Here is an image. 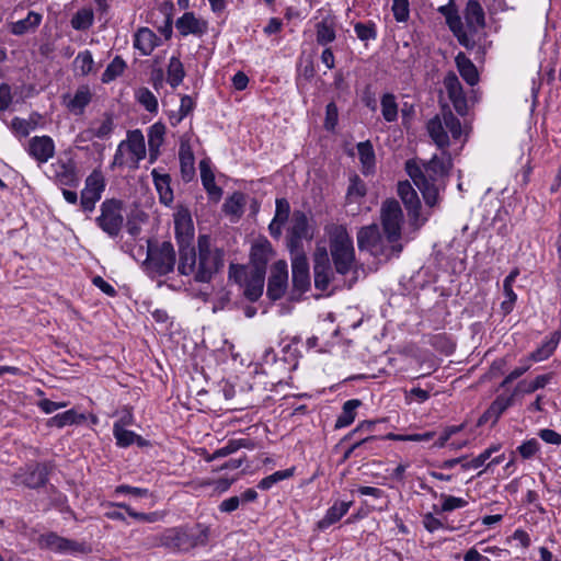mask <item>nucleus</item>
I'll use <instances>...</instances> for the list:
<instances>
[{"label": "nucleus", "mask_w": 561, "mask_h": 561, "mask_svg": "<svg viewBox=\"0 0 561 561\" xmlns=\"http://www.w3.org/2000/svg\"><path fill=\"white\" fill-rule=\"evenodd\" d=\"M380 222L362 227L357 232V245L360 251H368L375 257L389 260L403 250L402 226L403 211L398 201L390 198L381 204Z\"/></svg>", "instance_id": "obj_1"}, {"label": "nucleus", "mask_w": 561, "mask_h": 561, "mask_svg": "<svg viewBox=\"0 0 561 561\" xmlns=\"http://www.w3.org/2000/svg\"><path fill=\"white\" fill-rule=\"evenodd\" d=\"M180 222L175 220L178 237L181 236L178 271L181 275L192 276L196 283H209L215 274L225 266V252L214 245L208 236L197 239V252L194 247L184 244L183 233L179 231Z\"/></svg>", "instance_id": "obj_2"}, {"label": "nucleus", "mask_w": 561, "mask_h": 561, "mask_svg": "<svg viewBox=\"0 0 561 561\" xmlns=\"http://www.w3.org/2000/svg\"><path fill=\"white\" fill-rule=\"evenodd\" d=\"M453 162L448 152L440 157L433 156L422 165L414 159L405 162V171L416 187L421 191L427 206L434 207L438 202V191L445 178L449 175Z\"/></svg>", "instance_id": "obj_3"}, {"label": "nucleus", "mask_w": 561, "mask_h": 561, "mask_svg": "<svg viewBox=\"0 0 561 561\" xmlns=\"http://www.w3.org/2000/svg\"><path fill=\"white\" fill-rule=\"evenodd\" d=\"M210 529L203 524L179 526L164 529L152 538V545L174 552H188L209 541Z\"/></svg>", "instance_id": "obj_4"}, {"label": "nucleus", "mask_w": 561, "mask_h": 561, "mask_svg": "<svg viewBox=\"0 0 561 561\" xmlns=\"http://www.w3.org/2000/svg\"><path fill=\"white\" fill-rule=\"evenodd\" d=\"M329 248L336 273L345 275L356 265L353 239L343 225L331 224L325 227Z\"/></svg>", "instance_id": "obj_5"}, {"label": "nucleus", "mask_w": 561, "mask_h": 561, "mask_svg": "<svg viewBox=\"0 0 561 561\" xmlns=\"http://www.w3.org/2000/svg\"><path fill=\"white\" fill-rule=\"evenodd\" d=\"M447 130L454 139H459L462 134L460 121L453 112L444 106L440 115H436L427 123V131L435 145L445 149L449 146V137Z\"/></svg>", "instance_id": "obj_6"}, {"label": "nucleus", "mask_w": 561, "mask_h": 561, "mask_svg": "<svg viewBox=\"0 0 561 561\" xmlns=\"http://www.w3.org/2000/svg\"><path fill=\"white\" fill-rule=\"evenodd\" d=\"M175 262L176 255L171 242L152 244L148 241L147 257L144 263L148 272L159 276L167 275L173 271Z\"/></svg>", "instance_id": "obj_7"}, {"label": "nucleus", "mask_w": 561, "mask_h": 561, "mask_svg": "<svg viewBox=\"0 0 561 561\" xmlns=\"http://www.w3.org/2000/svg\"><path fill=\"white\" fill-rule=\"evenodd\" d=\"M100 211L96 218L98 226L110 237H117L124 224L123 202L115 198L105 199Z\"/></svg>", "instance_id": "obj_8"}, {"label": "nucleus", "mask_w": 561, "mask_h": 561, "mask_svg": "<svg viewBox=\"0 0 561 561\" xmlns=\"http://www.w3.org/2000/svg\"><path fill=\"white\" fill-rule=\"evenodd\" d=\"M398 195L407 208L410 227L413 231H417L425 224L427 218L421 217V202L416 191L409 181H403L398 184Z\"/></svg>", "instance_id": "obj_9"}, {"label": "nucleus", "mask_w": 561, "mask_h": 561, "mask_svg": "<svg viewBox=\"0 0 561 561\" xmlns=\"http://www.w3.org/2000/svg\"><path fill=\"white\" fill-rule=\"evenodd\" d=\"M105 190V181L101 171L94 170L85 179L84 188L81 191L80 205L83 211L94 210Z\"/></svg>", "instance_id": "obj_10"}, {"label": "nucleus", "mask_w": 561, "mask_h": 561, "mask_svg": "<svg viewBox=\"0 0 561 561\" xmlns=\"http://www.w3.org/2000/svg\"><path fill=\"white\" fill-rule=\"evenodd\" d=\"M288 283V270L285 261H277L274 263L271 270V276L267 283V296L272 300L280 299L286 289Z\"/></svg>", "instance_id": "obj_11"}, {"label": "nucleus", "mask_w": 561, "mask_h": 561, "mask_svg": "<svg viewBox=\"0 0 561 561\" xmlns=\"http://www.w3.org/2000/svg\"><path fill=\"white\" fill-rule=\"evenodd\" d=\"M366 195L367 186L365 182L357 174H353L350 178V184L345 196V207L347 208V213L352 216L358 215Z\"/></svg>", "instance_id": "obj_12"}, {"label": "nucleus", "mask_w": 561, "mask_h": 561, "mask_svg": "<svg viewBox=\"0 0 561 561\" xmlns=\"http://www.w3.org/2000/svg\"><path fill=\"white\" fill-rule=\"evenodd\" d=\"M47 482V472L45 467L39 463L31 465L25 470H20L12 477V483L15 485H25L31 489H37Z\"/></svg>", "instance_id": "obj_13"}, {"label": "nucleus", "mask_w": 561, "mask_h": 561, "mask_svg": "<svg viewBox=\"0 0 561 561\" xmlns=\"http://www.w3.org/2000/svg\"><path fill=\"white\" fill-rule=\"evenodd\" d=\"M443 83L456 112L459 115L465 116L468 113V104L457 75L449 71L445 76Z\"/></svg>", "instance_id": "obj_14"}, {"label": "nucleus", "mask_w": 561, "mask_h": 561, "mask_svg": "<svg viewBox=\"0 0 561 561\" xmlns=\"http://www.w3.org/2000/svg\"><path fill=\"white\" fill-rule=\"evenodd\" d=\"M311 238L309 232L308 218L304 211H295L293 215L291 227L288 232L287 247L291 252L296 251L302 239Z\"/></svg>", "instance_id": "obj_15"}, {"label": "nucleus", "mask_w": 561, "mask_h": 561, "mask_svg": "<svg viewBox=\"0 0 561 561\" xmlns=\"http://www.w3.org/2000/svg\"><path fill=\"white\" fill-rule=\"evenodd\" d=\"M314 285L318 289L325 290L333 275L327 250L318 249L313 260Z\"/></svg>", "instance_id": "obj_16"}, {"label": "nucleus", "mask_w": 561, "mask_h": 561, "mask_svg": "<svg viewBox=\"0 0 561 561\" xmlns=\"http://www.w3.org/2000/svg\"><path fill=\"white\" fill-rule=\"evenodd\" d=\"M28 153L39 163L47 162L55 154V145L48 136H35L28 142Z\"/></svg>", "instance_id": "obj_17"}, {"label": "nucleus", "mask_w": 561, "mask_h": 561, "mask_svg": "<svg viewBox=\"0 0 561 561\" xmlns=\"http://www.w3.org/2000/svg\"><path fill=\"white\" fill-rule=\"evenodd\" d=\"M294 287L304 293L310 286L309 264L304 254H297L291 262Z\"/></svg>", "instance_id": "obj_18"}, {"label": "nucleus", "mask_w": 561, "mask_h": 561, "mask_svg": "<svg viewBox=\"0 0 561 561\" xmlns=\"http://www.w3.org/2000/svg\"><path fill=\"white\" fill-rule=\"evenodd\" d=\"M175 27L182 36L203 35L207 30V23L197 19L193 12H186L176 20Z\"/></svg>", "instance_id": "obj_19"}, {"label": "nucleus", "mask_w": 561, "mask_h": 561, "mask_svg": "<svg viewBox=\"0 0 561 561\" xmlns=\"http://www.w3.org/2000/svg\"><path fill=\"white\" fill-rule=\"evenodd\" d=\"M514 397V393L508 397H497L488 408V410L480 416L478 425H483L488 422H492V424L496 423L502 413L513 404Z\"/></svg>", "instance_id": "obj_20"}, {"label": "nucleus", "mask_w": 561, "mask_h": 561, "mask_svg": "<svg viewBox=\"0 0 561 561\" xmlns=\"http://www.w3.org/2000/svg\"><path fill=\"white\" fill-rule=\"evenodd\" d=\"M91 99L92 93L90 88L88 85H81L72 98L70 95H65L64 103L71 113L81 115L84 112L85 106L91 102Z\"/></svg>", "instance_id": "obj_21"}, {"label": "nucleus", "mask_w": 561, "mask_h": 561, "mask_svg": "<svg viewBox=\"0 0 561 561\" xmlns=\"http://www.w3.org/2000/svg\"><path fill=\"white\" fill-rule=\"evenodd\" d=\"M114 129V119L111 113H104L102 119L94 121L91 126L83 131L87 140L93 138L105 139L108 138Z\"/></svg>", "instance_id": "obj_22"}, {"label": "nucleus", "mask_w": 561, "mask_h": 561, "mask_svg": "<svg viewBox=\"0 0 561 561\" xmlns=\"http://www.w3.org/2000/svg\"><path fill=\"white\" fill-rule=\"evenodd\" d=\"M271 256L272 247L267 240L254 243L250 253L252 270L266 272V264Z\"/></svg>", "instance_id": "obj_23"}, {"label": "nucleus", "mask_w": 561, "mask_h": 561, "mask_svg": "<svg viewBox=\"0 0 561 561\" xmlns=\"http://www.w3.org/2000/svg\"><path fill=\"white\" fill-rule=\"evenodd\" d=\"M158 44V36L148 27H141L135 34L134 46L144 56L150 55Z\"/></svg>", "instance_id": "obj_24"}, {"label": "nucleus", "mask_w": 561, "mask_h": 561, "mask_svg": "<svg viewBox=\"0 0 561 561\" xmlns=\"http://www.w3.org/2000/svg\"><path fill=\"white\" fill-rule=\"evenodd\" d=\"M265 272L251 270L245 280L244 296L250 301H256L263 293Z\"/></svg>", "instance_id": "obj_25"}, {"label": "nucleus", "mask_w": 561, "mask_h": 561, "mask_svg": "<svg viewBox=\"0 0 561 561\" xmlns=\"http://www.w3.org/2000/svg\"><path fill=\"white\" fill-rule=\"evenodd\" d=\"M156 190L159 193L160 202L164 205H170L173 202V191L171 188V178L167 173H160L153 169L151 171Z\"/></svg>", "instance_id": "obj_26"}, {"label": "nucleus", "mask_w": 561, "mask_h": 561, "mask_svg": "<svg viewBox=\"0 0 561 561\" xmlns=\"http://www.w3.org/2000/svg\"><path fill=\"white\" fill-rule=\"evenodd\" d=\"M465 19L470 30L477 31L484 26V11L477 0H469L465 9Z\"/></svg>", "instance_id": "obj_27"}, {"label": "nucleus", "mask_w": 561, "mask_h": 561, "mask_svg": "<svg viewBox=\"0 0 561 561\" xmlns=\"http://www.w3.org/2000/svg\"><path fill=\"white\" fill-rule=\"evenodd\" d=\"M455 61L460 76L469 85H474L478 83L479 75L477 67L463 53H459L456 56Z\"/></svg>", "instance_id": "obj_28"}, {"label": "nucleus", "mask_w": 561, "mask_h": 561, "mask_svg": "<svg viewBox=\"0 0 561 561\" xmlns=\"http://www.w3.org/2000/svg\"><path fill=\"white\" fill-rule=\"evenodd\" d=\"M113 434L116 439V444L123 448L128 447L134 443L140 447L148 445L146 439L131 431L123 428L122 424H114Z\"/></svg>", "instance_id": "obj_29"}, {"label": "nucleus", "mask_w": 561, "mask_h": 561, "mask_svg": "<svg viewBox=\"0 0 561 561\" xmlns=\"http://www.w3.org/2000/svg\"><path fill=\"white\" fill-rule=\"evenodd\" d=\"M42 15L34 11H30L25 19L11 23L10 32L14 35L21 36L28 32L35 31L41 24Z\"/></svg>", "instance_id": "obj_30"}, {"label": "nucleus", "mask_w": 561, "mask_h": 561, "mask_svg": "<svg viewBox=\"0 0 561 561\" xmlns=\"http://www.w3.org/2000/svg\"><path fill=\"white\" fill-rule=\"evenodd\" d=\"M55 167V176L59 184L65 186H77L79 178L73 163L58 162Z\"/></svg>", "instance_id": "obj_31"}, {"label": "nucleus", "mask_w": 561, "mask_h": 561, "mask_svg": "<svg viewBox=\"0 0 561 561\" xmlns=\"http://www.w3.org/2000/svg\"><path fill=\"white\" fill-rule=\"evenodd\" d=\"M165 126L162 123L153 124L148 131V146L150 151V161L153 162L159 153V148L163 144Z\"/></svg>", "instance_id": "obj_32"}, {"label": "nucleus", "mask_w": 561, "mask_h": 561, "mask_svg": "<svg viewBox=\"0 0 561 561\" xmlns=\"http://www.w3.org/2000/svg\"><path fill=\"white\" fill-rule=\"evenodd\" d=\"M352 502H339L331 506L325 516L319 520L318 526L324 529L334 523L339 522L350 510Z\"/></svg>", "instance_id": "obj_33"}, {"label": "nucleus", "mask_w": 561, "mask_h": 561, "mask_svg": "<svg viewBox=\"0 0 561 561\" xmlns=\"http://www.w3.org/2000/svg\"><path fill=\"white\" fill-rule=\"evenodd\" d=\"M561 339L560 332H553L548 340H546L540 347L530 353L529 359L534 362H542L550 357L557 348Z\"/></svg>", "instance_id": "obj_34"}, {"label": "nucleus", "mask_w": 561, "mask_h": 561, "mask_svg": "<svg viewBox=\"0 0 561 561\" xmlns=\"http://www.w3.org/2000/svg\"><path fill=\"white\" fill-rule=\"evenodd\" d=\"M47 545L53 549H56L58 551H64V552H68V551L69 552H84L85 551V547L83 543H79L77 541L59 537L55 534H51L47 537Z\"/></svg>", "instance_id": "obj_35"}, {"label": "nucleus", "mask_w": 561, "mask_h": 561, "mask_svg": "<svg viewBox=\"0 0 561 561\" xmlns=\"http://www.w3.org/2000/svg\"><path fill=\"white\" fill-rule=\"evenodd\" d=\"M359 161L363 167L364 174H370L375 168V151L369 140L357 145Z\"/></svg>", "instance_id": "obj_36"}, {"label": "nucleus", "mask_w": 561, "mask_h": 561, "mask_svg": "<svg viewBox=\"0 0 561 561\" xmlns=\"http://www.w3.org/2000/svg\"><path fill=\"white\" fill-rule=\"evenodd\" d=\"M362 404L360 400L352 399L343 404L342 413L335 422V428H342L351 425L356 416V409Z\"/></svg>", "instance_id": "obj_37"}, {"label": "nucleus", "mask_w": 561, "mask_h": 561, "mask_svg": "<svg viewBox=\"0 0 561 561\" xmlns=\"http://www.w3.org/2000/svg\"><path fill=\"white\" fill-rule=\"evenodd\" d=\"M83 420L84 416L82 414H78L75 410L71 409L48 419L46 425L48 427L61 428L67 425L79 423Z\"/></svg>", "instance_id": "obj_38"}, {"label": "nucleus", "mask_w": 561, "mask_h": 561, "mask_svg": "<svg viewBox=\"0 0 561 561\" xmlns=\"http://www.w3.org/2000/svg\"><path fill=\"white\" fill-rule=\"evenodd\" d=\"M127 146L129 151L135 156L136 161L146 157L145 139L139 129L128 134Z\"/></svg>", "instance_id": "obj_39"}, {"label": "nucleus", "mask_w": 561, "mask_h": 561, "mask_svg": "<svg viewBox=\"0 0 561 561\" xmlns=\"http://www.w3.org/2000/svg\"><path fill=\"white\" fill-rule=\"evenodd\" d=\"M185 77L183 64L176 57H171L168 65V78L167 81L172 88H176L181 84Z\"/></svg>", "instance_id": "obj_40"}, {"label": "nucleus", "mask_w": 561, "mask_h": 561, "mask_svg": "<svg viewBox=\"0 0 561 561\" xmlns=\"http://www.w3.org/2000/svg\"><path fill=\"white\" fill-rule=\"evenodd\" d=\"M381 113L385 121L392 123L398 117V104L396 96L391 93H386L381 98Z\"/></svg>", "instance_id": "obj_41"}, {"label": "nucleus", "mask_w": 561, "mask_h": 561, "mask_svg": "<svg viewBox=\"0 0 561 561\" xmlns=\"http://www.w3.org/2000/svg\"><path fill=\"white\" fill-rule=\"evenodd\" d=\"M550 375H539L531 382L520 381L516 386L513 393L514 396H516L518 392L533 393L538 389L543 388L550 381Z\"/></svg>", "instance_id": "obj_42"}, {"label": "nucleus", "mask_w": 561, "mask_h": 561, "mask_svg": "<svg viewBox=\"0 0 561 561\" xmlns=\"http://www.w3.org/2000/svg\"><path fill=\"white\" fill-rule=\"evenodd\" d=\"M244 204V195L240 192H236L225 202L224 210L226 214L239 217L243 213Z\"/></svg>", "instance_id": "obj_43"}, {"label": "nucleus", "mask_w": 561, "mask_h": 561, "mask_svg": "<svg viewBox=\"0 0 561 561\" xmlns=\"http://www.w3.org/2000/svg\"><path fill=\"white\" fill-rule=\"evenodd\" d=\"M180 163L184 176H192L194 174V154L188 146L182 144L180 147Z\"/></svg>", "instance_id": "obj_44"}, {"label": "nucleus", "mask_w": 561, "mask_h": 561, "mask_svg": "<svg viewBox=\"0 0 561 561\" xmlns=\"http://www.w3.org/2000/svg\"><path fill=\"white\" fill-rule=\"evenodd\" d=\"M136 99L148 112L156 113L158 111V100L149 89H138Z\"/></svg>", "instance_id": "obj_45"}, {"label": "nucleus", "mask_w": 561, "mask_h": 561, "mask_svg": "<svg viewBox=\"0 0 561 561\" xmlns=\"http://www.w3.org/2000/svg\"><path fill=\"white\" fill-rule=\"evenodd\" d=\"M253 444L248 439H230L226 446L215 450V457H227L240 448H250Z\"/></svg>", "instance_id": "obj_46"}, {"label": "nucleus", "mask_w": 561, "mask_h": 561, "mask_svg": "<svg viewBox=\"0 0 561 561\" xmlns=\"http://www.w3.org/2000/svg\"><path fill=\"white\" fill-rule=\"evenodd\" d=\"M439 12L445 15L446 22L453 34H457L463 28L461 18L451 7L443 5L439 8Z\"/></svg>", "instance_id": "obj_47"}, {"label": "nucleus", "mask_w": 561, "mask_h": 561, "mask_svg": "<svg viewBox=\"0 0 561 561\" xmlns=\"http://www.w3.org/2000/svg\"><path fill=\"white\" fill-rule=\"evenodd\" d=\"M294 473V469H286V470H280V471H276L265 478H263L259 484H257V488L261 489V490H268L271 489L275 483L282 481V480H285V479H288L293 476Z\"/></svg>", "instance_id": "obj_48"}, {"label": "nucleus", "mask_w": 561, "mask_h": 561, "mask_svg": "<svg viewBox=\"0 0 561 561\" xmlns=\"http://www.w3.org/2000/svg\"><path fill=\"white\" fill-rule=\"evenodd\" d=\"M125 66V61L121 57H115L103 72L102 81L107 83L114 80L116 77L123 73Z\"/></svg>", "instance_id": "obj_49"}, {"label": "nucleus", "mask_w": 561, "mask_h": 561, "mask_svg": "<svg viewBox=\"0 0 561 561\" xmlns=\"http://www.w3.org/2000/svg\"><path fill=\"white\" fill-rule=\"evenodd\" d=\"M93 57L89 50H84L75 58L73 65L82 76L89 75L93 69Z\"/></svg>", "instance_id": "obj_50"}, {"label": "nucleus", "mask_w": 561, "mask_h": 561, "mask_svg": "<svg viewBox=\"0 0 561 561\" xmlns=\"http://www.w3.org/2000/svg\"><path fill=\"white\" fill-rule=\"evenodd\" d=\"M354 30H355L356 36L362 42L376 39V37H377L376 24L371 21H369L367 23L358 22L354 25Z\"/></svg>", "instance_id": "obj_51"}, {"label": "nucleus", "mask_w": 561, "mask_h": 561, "mask_svg": "<svg viewBox=\"0 0 561 561\" xmlns=\"http://www.w3.org/2000/svg\"><path fill=\"white\" fill-rule=\"evenodd\" d=\"M93 14L89 10L78 11L71 19V26L75 30H85L92 25Z\"/></svg>", "instance_id": "obj_52"}, {"label": "nucleus", "mask_w": 561, "mask_h": 561, "mask_svg": "<svg viewBox=\"0 0 561 561\" xmlns=\"http://www.w3.org/2000/svg\"><path fill=\"white\" fill-rule=\"evenodd\" d=\"M335 39L334 28L325 22L317 25V42L320 45H327Z\"/></svg>", "instance_id": "obj_53"}, {"label": "nucleus", "mask_w": 561, "mask_h": 561, "mask_svg": "<svg viewBox=\"0 0 561 561\" xmlns=\"http://www.w3.org/2000/svg\"><path fill=\"white\" fill-rule=\"evenodd\" d=\"M392 12L397 22H407L410 18L409 0H393Z\"/></svg>", "instance_id": "obj_54"}, {"label": "nucleus", "mask_w": 561, "mask_h": 561, "mask_svg": "<svg viewBox=\"0 0 561 561\" xmlns=\"http://www.w3.org/2000/svg\"><path fill=\"white\" fill-rule=\"evenodd\" d=\"M12 129L22 137H26L36 127V122L14 117L11 122Z\"/></svg>", "instance_id": "obj_55"}, {"label": "nucleus", "mask_w": 561, "mask_h": 561, "mask_svg": "<svg viewBox=\"0 0 561 561\" xmlns=\"http://www.w3.org/2000/svg\"><path fill=\"white\" fill-rule=\"evenodd\" d=\"M194 106L195 103L193 99L188 95H183L181 98L180 108L176 112V121L173 122V126H176L179 123H181V121L193 111Z\"/></svg>", "instance_id": "obj_56"}, {"label": "nucleus", "mask_w": 561, "mask_h": 561, "mask_svg": "<svg viewBox=\"0 0 561 561\" xmlns=\"http://www.w3.org/2000/svg\"><path fill=\"white\" fill-rule=\"evenodd\" d=\"M497 450L496 446H492L488 449H485L483 453H481L479 456L473 458L471 461H467L462 463L463 469L473 468L477 469L485 463V461L491 457V455Z\"/></svg>", "instance_id": "obj_57"}, {"label": "nucleus", "mask_w": 561, "mask_h": 561, "mask_svg": "<svg viewBox=\"0 0 561 561\" xmlns=\"http://www.w3.org/2000/svg\"><path fill=\"white\" fill-rule=\"evenodd\" d=\"M337 117H339L337 106L335 105V103L330 102L325 108V122H324V126L328 130L334 129V127L337 124Z\"/></svg>", "instance_id": "obj_58"}, {"label": "nucleus", "mask_w": 561, "mask_h": 561, "mask_svg": "<svg viewBox=\"0 0 561 561\" xmlns=\"http://www.w3.org/2000/svg\"><path fill=\"white\" fill-rule=\"evenodd\" d=\"M444 502L442 504L443 512H450L456 508L465 507L467 502L461 497H456L453 495H442Z\"/></svg>", "instance_id": "obj_59"}, {"label": "nucleus", "mask_w": 561, "mask_h": 561, "mask_svg": "<svg viewBox=\"0 0 561 561\" xmlns=\"http://www.w3.org/2000/svg\"><path fill=\"white\" fill-rule=\"evenodd\" d=\"M539 449V443L533 438L524 442L518 448V453L524 459L531 458Z\"/></svg>", "instance_id": "obj_60"}, {"label": "nucleus", "mask_w": 561, "mask_h": 561, "mask_svg": "<svg viewBox=\"0 0 561 561\" xmlns=\"http://www.w3.org/2000/svg\"><path fill=\"white\" fill-rule=\"evenodd\" d=\"M118 507L124 508L130 517L136 518V519H140V520L148 522V523H153L158 519L157 513H148V514L147 513H138V512H135L127 504H123V503L118 504Z\"/></svg>", "instance_id": "obj_61"}, {"label": "nucleus", "mask_w": 561, "mask_h": 561, "mask_svg": "<svg viewBox=\"0 0 561 561\" xmlns=\"http://www.w3.org/2000/svg\"><path fill=\"white\" fill-rule=\"evenodd\" d=\"M37 405L44 413L50 414V413L57 411L58 409L66 408L68 404H67V402H64V401L55 402V401H51L48 399H43V400L38 401Z\"/></svg>", "instance_id": "obj_62"}, {"label": "nucleus", "mask_w": 561, "mask_h": 561, "mask_svg": "<svg viewBox=\"0 0 561 561\" xmlns=\"http://www.w3.org/2000/svg\"><path fill=\"white\" fill-rule=\"evenodd\" d=\"M289 215V204L285 198L276 199V213L274 219L285 222Z\"/></svg>", "instance_id": "obj_63"}, {"label": "nucleus", "mask_w": 561, "mask_h": 561, "mask_svg": "<svg viewBox=\"0 0 561 561\" xmlns=\"http://www.w3.org/2000/svg\"><path fill=\"white\" fill-rule=\"evenodd\" d=\"M538 435L543 442H546L548 444H552V445L561 444V434H559L558 432H556L553 430H549V428L541 430Z\"/></svg>", "instance_id": "obj_64"}]
</instances>
